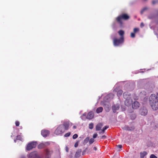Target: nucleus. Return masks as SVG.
<instances>
[{
    "mask_svg": "<svg viewBox=\"0 0 158 158\" xmlns=\"http://www.w3.org/2000/svg\"><path fill=\"white\" fill-rule=\"evenodd\" d=\"M149 103L152 109H158V93L152 94L149 98Z\"/></svg>",
    "mask_w": 158,
    "mask_h": 158,
    "instance_id": "f257e3e1",
    "label": "nucleus"
},
{
    "mask_svg": "<svg viewBox=\"0 0 158 158\" xmlns=\"http://www.w3.org/2000/svg\"><path fill=\"white\" fill-rule=\"evenodd\" d=\"M118 33L120 36V38L119 39L116 38L113 39V44L115 46H118L124 42L123 35L124 34V31L122 30H120L118 31Z\"/></svg>",
    "mask_w": 158,
    "mask_h": 158,
    "instance_id": "f03ea898",
    "label": "nucleus"
},
{
    "mask_svg": "<svg viewBox=\"0 0 158 158\" xmlns=\"http://www.w3.org/2000/svg\"><path fill=\"white\" fill-rule=\"evenodd\" d=\"M123 97L126 99L124 102L125 105L127 106H131L132 103V100L130 94L128 92H125L123 94Z\"/></svg>",
    "mask_w": 158,
    "mask_h": 158,
    "instance_id": "7ed1b4c3",
    "label": "nucleus"
},
{
    "mask_svg": "<svg viewBox=\"0 0 158 158\" xmlns=\"http://www.w3.org/2000/svg\"><path fill=\"white\" fill-rule=\"evenodd\" d=\"M64 131V126L62 125L59 126L56 130L54 133L56 135L62 134Z\"/></svg>",
    "mask_w": 158,
    "mask_h": 158,
    "instance_id": "20e7f679",
    "label": "nucleus"
},
{
    "mask_svg": "<svg viewBox=\"0 0 158 158\" xmlns=\"http://www.w3.org/2000/svg\"><path fill=\"white\" fill-rule=\"evenodd\" d=\"M129 18V16L127 14H123L118 16L117 18V21L120 24L122 23L121 20L123 19L127 20Z\"/></svg>",
    "mask_w": 158,
    "mask_h": 158,
    "instance_id": "39448f33",
    "label": "nucleus"
},
{
    "mask_svg": "<svg viewBox=\"0 0 158 158\" xmlns=\"http://www.w3.org/2000/svg\"><path fill=\"white\" fill-rule=\"evenodd\" d=\"M37 144L36 142H32L28 143L27 145V150L29 151L32 149L33 148H35Z\"/></svg>",
    "mask_w": 158,
    "mask_h": 158,
    "instance_id": "423d86ee",
    "label": "nucleus"
},
{
    "mask_svg": "<svg viewBox=\"0 0 158 158\" xmlns=\"http://www.w3.org/2000/svg\"><path fill=\"white\" fill-rule=\"evenodd\" d=\"M27 157L28 158H40L36 151L31 152L27 155Z\"/></svg>",
    "mask_w": 158,
    "mask_h": 158,
    "instance_id": "0eeeda50",
    "label": "nucleus"
},
{
    "mask_svg": "<svg viewBox=\"0 0 158 158\" xmlns=\"http://www.w3.org/2000/svg\"><path fill=\"white\" fill-rule=\"evenodd\" d=\"M52 154L51 151L48 149H46L44 153L45 158H51Z\"/></svg>",
    "mask_w": 158,
    "mask_h": 158,
    "instance_id": "6e6552de",
    "label": "nucleus"
},
{
    "mask_svg": "<svg viewBox=\"0 0 158 158\" xmlns=\"http://www.w3.org/2000/svg\"><path fill=\"white\" fill-rule=\"evenodd\" d=\"M72 125V123L70 122H67L64 123V125H63L64 126V130H68L69 128V126H71Z\"/></svg>",
    "mask_w": 158,
    "mask_h": 158,
    "instance_id": "1a4fd4ad",
    "label": "nucleus"
},
{
    "mask_svg": "<svg viewBox=\"0 0 158 158\" xmlns=\"http://www.w3.org/2000/svg\"><path fill=\"white\" fill-rule=\"evenodd\" d=\"M41 135L44 137H46L49 134V131L46 130H43L41 131Z\"/></svg>",
    "mask_w": 158,
    "mask_h": 158,
    "instance_id": "9d476101",
    "label": "nucleus"
},
{
    "mask_svg": "<svg viewBox=\"0 0 158 158\" xmlns=\"http://www.w3.org/2000/svg\"><path fill=\"white\" fill-rule=\"evenodd\" d=\"M140 114L143 115H145L148 113V110L145 108H143L140 110Z\"/></svg>",
    "mask_w": 158,
    "mask_h": 158,
    "instance_id": "9b49d317",
    "label": "nucleus"
},
{
    "mask_svg": "<svg viewBox=\"0 0 158 158\" xmlns=\"http://www.w3.org/2000/svg\"><path fill=\"white\" fill-rule=\"evenodd\" d=\"M114 97V95L112 93H110L106 96L104 98L105 100L107 99V101H109Z\"/></svg>",
    "mask_w": 158,
    "mask_h": 158,
    "instance_id": "f8f14e48",
    "label": "nucleus"
},
{
    "mask_svg": "<svg viewBox=\"0 0 158 158\" xmlns=\"http://www.w3.org/2000/svg\"><path fill=\"white\" fill-rule=\"evenodd\" d=\"M140 104L138 102H134L132 105V107L133 109H136L139 106Z\"/></svg>",
    "mask_w": 158,
    "mask_h": 158,
    "instance_id": "ddd939ff",
    "label": "nucleus"
},
{
    "mask_svg": "<svg viewBox=\"0 0 158 158\" xmlns=\"http://www.w3.org/2000/svg\"><path fill=\"white\" fill-rule=\"evenodd\" d=\"M119 108V105L118 104L114 105L112 106V109L114 113H115L117 110Z\"/></svg>",
    "mask_w": 158,
    "mask_h": 158,
    "instance_id": "4468645a",
    "label": "nucleus"
},
{
    "mask_svg": "<svg viewBox=\"0 0 158 158\" xmlns=\"http://www.w3.org/2000/svg\"><path fill=\"white\" fill-rule=\"evenodd\" d=\"M94 117V114L92 112H89L87 116V118L89 119H91Z\"/></svg>",
    "mask_w": 158,
    "mask_h": 158,
    "instance_id": "2eb2a0df",
    "label": "nucleus"
},
{
    "mask_svg": "<svg viewBox=\"0 0 158 158\" xmlns=\"http://www.w3.org/2000/svg\"><path fill=\"white\" fill-rule=\"evenodd\" d=\"M103 126V125L102 123L98 124L96 126V131L100 130Z\"/></svg>",
    "mask_w": 158,
    "mask_h": 158,
    "instance_id": "dca6fc26",
    "label": "nucleus"
},
{
    "mask_svg": "<svg viewBox=\"0 0 158 158\" xmlns=\"http://www.w3.org/2000/svg\"><path fill=\"white\" fill-rule=\"evenodd\" d=\"M123 128L125 130H127L128 131H131L134 129V128L132 127H129L127 126H124V127Z\"/></svg>",
    "mask_w": 158,
    "mask_h": 158,
    "instance_id": "f3484780",
    "label": "nucleus"
},
{
    "mask_svg": "<svg viewBox=\"0 0 158 158\" xmlns=\"http://www.w3.org/2000/svg\"><path fill=\"white\" fill-rule=\"evenodd\" d=\"M147 153L146 152H141L140 153V157L141 158H143L146 155Z\"/></svg>",
    "mask_w": 158,
    "mask_h": 158,
    "instance_id": "a211bd4d",
    "label": "nucleus"
},
{
    "mask_svg": "<svg viewBox=\"0 0 158 158\" xmlns=\"http://www.w3.org/2000/svg\"><path fill=\"white\" fill-rule=\"evenodd\" d=\"M103 110V108L100 107L98 108L96 110L97 113H100L102 112Z\"/></svg>",
    "mask_w": 158,
    "mask_h": 158,
    "instance_id": "6ab92c4d",
    "label": "nucleus"
},
{
    "mask_svg": "<svg viewBox=\"0 0 158 158\" xmlns=\"http://www.w3.org/2000/svg\"><path fill=\"white\" fill-rule=\"evenodd\" d=\"M86 113H84L82 116H81V119L84 120H85L86 118H87V116L86 117Z\"/></svg>",
    "mask_w": 158,
    "mask_h": 158,
    "instance_id": "aec40b11",
    "label": "nucleus"
},
{
    "mask_svg": "<svg viewBox=\"0 0 158 158\" xmlns=\"http://www.w3.org/2000/svg\"><path fill=\"white\" fill-rule=\"evenodd\" d=\"M44 147L45 146L44 143H40L38 146V148L39 149L42 148Z\"/></svg>",
    "mask_w": 158,
    "mask_h": 158,
    "instance_id": "412c9836",
    "label": "nucleus"
},
{
    "mask_svg": "<svg viewBox=\"0 0 158 158\" xmlns=\"http://www.w3.org/2000/svg\"><path fill=\"white\" fill-rule=\"evenodd\" d=\"M123 93V91L122 90H119L117 91V95L118 97L121 96Z\"/></svg>",
    "mask_w": 158,
    "mask_h": 158,
    "instance_id": "4be33fe9",
    "label": "nucleus"
},
{
    "mask_svg": "<svg viewBox=\"0 0 158 158\" xmlns=\"http://www.w3.org/2000/svg\"><path fill=\"white\" fill-rule=\"evenodd\" d=\"M89 140V137H87L84 140V143H87Z\"/></svg>",
    "mask_w": 158,
    "mask_h": 158,
    "instance_id": "5701e85b",
    "label": "nucleus"
},
{
    "mask_svg": "<svg viewBox=\"0 0 158 158\" xmlns=\"http://www.w3.org/2000/svg\"><path fill=\"white\" fill-rule=\"evenodd\" d=\"M17 139L19 140H21L22 141L23 140V139L21 135H18L17 136Z\"/></svg>",
    "mask_w": 158,
    "mask_h": 158,
    "instance_id": "b1692460",
    "label": "nucleus"
},
{
    "mask_svg": "<svg viewBox=\"0 0 158 158\" xmlns=\"http://www.w3.org/2000/svg\"><path fill=\"white\" fill-rule=\"evenodd\" d=\"M89 128L90 129H92L94 127V124L93 123H91L89 124Z\"/></svg>",
    "mask_w": 158,
    "mask_h": 158,
    "instance_id": "393cba45",
    "label": "nucleus"
},
{
    "mask_svg": "<svg viewBox=\"0 0 158 158\" xmlns=\"http://www.w3.org/2000/svg\"><path fill=\"white\" fill-rule=\"evenodd\" d=\"M94 141V138H92L90 139L89 141V143L91 144Z\"/></svg>",
    "mask_w": 158,
    "mask_h": 158,
    "instance_id": "a878e982",
    "label": "nucleus"
},
{
    "mask_svg": "<svg viewBox=\"0 0 158 158\" xmlns=\"http://www.w3.org/2000/svg\"><path fill=\"white\" fill-rule=\"evenodd\" d=\"M45 147L49 145L50 144V143L48 142H46L44 143Z\"/></svg>",
    "mask_w": 158,
    "mask_h": 158,
    "instance_id": "bb28decb",
    "label": "nucleus"
},
{
    "mask_svg": "<svg viewBox=\"0 0 158 158\" xmlns=\"http://www.w3.org/2000/svg\"><path fill=\"white\" fill-rule=\"evenodd\" d=\"M139 31V29L138 28H135L134 29V33H136Z\"/></svg>",
    "mask_w": 158,
    "mask_h": 158,
    "instance_id": "cd10ccee",
    "label": "nucleus"
},
{
    "mask_svg": "<svg viewBox=\"0 0 158 158\" xmlns=\"http://www.w3.org/2000/svg\"><path fill=\"white\" fill-rule=\"evenodd\" d=\"M150 158H157V157L154 154H152L150 156Z\"/></svg>",
    "mask_w": 158,
    "mask_h": 158,
    "instance_id": "c85d7f7f",
    "label": "nucleus"
},
{
    "mask_svg": "<svg viewBox=\"0 0 158 158\" xmlns=\"http://www.w3.org/2000/svg\"><path fill=\"white\" fill-rule=\"evenodd\" d=\"M147 9L146 8H144L143 9L140 11V13L141 14H143L144 12Z\"/></svg>",
    "mask_w": 158,
    "mask_h": 158,
    "instance_id": "c756f323",
    "label": "nucleus"
},
{
    "mask_svg": "<svg viewBox=\"0 0 158 158\" xmlns=\"http://www.w3.org/2000/svg\"><path fill=\"white\" fill-rule=\"evenodd\" d=\"M147 9L146 8H144L143 9L140 11V13L141 14H143L144 12Z\"/></svg>",
    "mask_w": 158,
    "mask_h": 158,
    "instance_id": "7c9ffc66",
    "label": "nucleus"
},
{
    "mask_svg": "<svg viewBox=\"0 0 158 158\" xmlns=\"http://www.w3.org/2000/svg\"><path fill=\"white\" fill-rule=\"evenodd\" d=\"M70 135V132H68V133H66L64 135V136L65 137H69V136Z\"/></svg>",
    "mask_w": 158,
    "mask_h": 158,
    "instance_id": "2f4dec72",
    "label": "nucleus"
},
{
    "mask_svg": "<svg viewBox=\"0 0 158 158\" xmlns=\"http://www.w3.org/2000/svg\"><path fill=\"white\" fill-rule=\"evenodd\" d=\"M78 137V135L77 134H75L73 136V139H76Z\"/></svg>",
    "mask_w": 158,
    "mask_h": 158,
    "instance_id": "473e14b6",
    "label": "nucleus"
},
{
    "mask_svg": "<svg viewBox=\"0 0 158 158\" xmlns=\"http://www.w3.org/2000/svg\"><path fill=\"white\" fill-rule=\"evenodd\" d=\"M135 33H131V36L132 38H134L135 37Z\"/></svg>",
    "mask_w": 158,
    "mask_h": 158,
    "instance_id": "72a5a7b5",
    "label": "nucleus"
},
{
    "mask_svg": "<svg viewBox=\"0 0 158 158\" xmlns=\"http://www.w3.org/2000/svg\"><path fill=\"white\" fill-rule=\"evenodd\" d=\"M15 123L16 126H19V123L18 121H16Z\"/></svg>",
    "mask_w": 158,
    "mask_h": 158,
    "instance_id": "f704fd0d",
    "label": "nucleus"
},
{
    "mask_svg": "<svg viewBox=\"0 0 158 158\" xmlns=\"http://www.w3.org/2000/svg\"><path fill=\"white\" fill-rule=\"evenodd\" d=\"M78 142H77L75 144H74V147H75V148H76L78 146Z\"/></svg>",
    "mask_w": 158,
    "mask_h": 158,
    "instance_id": "c9c22d12",
    "label": "nucleus"
},
{
    "mask_svg": "<svg viewBox=\"0 0 158 158\" xmlns=\"http://www.w3.org/2000/svg\"><path fill=\"white\" fill-rule=\"evenodd\" d=\"M97 136H98V134H96V133L94 134L93 135V138H94H94H96V137Z\"/></svg>",
    "mask_w": 158,
    "mask_h": 158,
    "instance_id": "e433bc0d",
    "label": "nucleus"
},
{
    "mask_svg": "<svg viewBox=\"0 0 158 158\" xmlns=\"http://www.w3.org/2000/svg\"><path fill=\"white\" fill-rule=\"evenodd\" d=\"M108 126H105L102 129H103V130H106L107 128H108Z\"/></svg>",
    "mask_w": 158,
    "mask_h": 158,
    "instance_id": "4c0bfd02",
    "label": "nucleus"
},
{
    "mask_svg": "<svg viewBox=\"0 0 158 158\" xmlns=\"http://www.w3.org/2000/svg\"><path fill=\"white\" fill-rule=\"evenodd\" d=\"M80 152H76L75 156H78V155H80Z\"/></svg>",
    "mask_w": 158,
    "mask_h": 158,
    "instance_id": "58836bf2",
    "label": "nucleus"
},
{
    "mask_svg": "<svg viewBox=\"0 0 158 158\" xmlns=\"http://www.w3.org/2000/svg\"><path fill=\"white\" fill-rule=\"evenodd\" d=\"M118 148H122V145H118Z\"/></svg>",
    "mask_w": 158,
    "mask_h": 158,
    "instance_id": "ea45409f",
    "label": "nucleus"
},
{
    "mask_svg": "<svg viewBox=\"0 0 158 158\" xmlns=\"http://www.w3.org/2000/svg\"><path fill=\"white\" fill-rule=\"evenodd\" d=\"M136 117V116L135 115H134V116L133 117H131V119H134Z\"/></svg>",
    "mask_w": 158,
    "mask_h": 158,
    "instance_id": "a19ab883",
    "label": "nucleus"
},
{
    "mask_svg": "<svg viewBox=\"0 0 158 158\" xmlns=\"http://www.w3.org/2000/svg\"><path fill=\"white\" fill-rule=\"evenodd\" d=\"M143 94L144 95H146V92L144 91H143L142 92H141L140 93V94Z\"/></svg>",
    "mask_w": 158,
    "mask_h": 158,
    "instance_id": "79ce46f5",
    "label": "nucleus"
},
{
    "mask_svg": "<svg viewBox=\"0 0 158 158\" xmlns=\"http://www.w3.org/2000/svg\"><path fill=\"white\" fill-rule=\"evenodd\" d=\"M144 26V24L143 23H141L140 24V27H143Z\"/></svg>",
    "mask_w": 158,
    "mask_h": 158,
    "instance_id": "37998d69",
    "label": "nucleus"
},
{
    "mask_svg": "<svg viewBox=\"0 0 158 158\" xmlns=\"http://www.w3.org/2000/svg\"><path fill=\"white\" fill-rule=\"evenodd\" d=\"M157 1H152V3L153 4H155V3H156L157 2Z\"/></svg>",
    "mask_w": 158,
    "mask_h": 158,
    "instance_id": "c03bdc74",
    "label": "nucleus"
},
{
    "mask_svg": "<svg viewBox=\"0 0 158 158\" xmlns=\"http://www.w3.org/2000/svg\"><path fill=\"white\" fill-rule=\"evenodd\" d=\"M106 138V137L105 135H103L101 137V138L102 139H105Z\"/></svg>",
    "mask_w": 158,
    "mask_h": 158,
    "instance_id": "a18cd8bd",
    "label": "nucleus"
},
{
    "mask_svg": "<svg viewBox=\"0 0 158 158\" xmlns=\"http://www.w3.org/2000/svg\"><path fill=\"white\" fill-rule=\"evenodd\" d=\"M118 89H114V91L117 92Z\"/></svg>",
    "mask_w": 158,
    "mask_h": 158,
    "instance_id": "49530a36",
    "label": "nucleus"
},
{
    "mask_svg": "<svg viewBox=\"0 0 158 158\" xmlns=\"http://www.w3.org/2000/svg\"><path fill=\"white\" fill-rule=\"evenodd\" d=\"M94 149L95 150V151H96L97 150V148L96 147H94Z\"/></svg>",
    "mask_w": 158,
    "mask_h": 158,
    "instance_id": "de8ad7c7",
    "label": "nucleus"
},
{
    "mask_svg": "<svg viewBox=\"0 0 158 158\" xmlns=\"http://www.w3.org/2000/svg\"><path fill=\"white\" fill-rule=\"evenodd\" d=\"M105 130H103V129H102V132H102V133H104V132H105Z\"/></svg>",
    "mask_w": 158,
    "mask_h": 158,
    "instance_id": "09e8293b",
    "label": "nucleus"
},
{
    "mask_svg": "<svg viewBox=\"0 0 158 158\" xmlns=\"http://www.w3.org/2000/svg\"><path fill=\"white\" fill-rule=\"evenodd\" d=\"M73 128L74 129H76V127L75 126H73Z\"/></svg>",
    "mask_w": 158,
    "mask_h": 158,
    "instance_id": "8fccbe9b",
    "label": "nucleus"
},
{
    "mask_svg": "<svg viewBox=\"0 0 158 158\" xmlns=\"http://www.w3.org/2000/svg\"><path fill=\"white\" fill-rule=\"evenodd\" d=\"M21 158H26L24 156H22Z\"/></svg>",
    "mask_w": 158,
    "mask_h": 158,
    "instance_id": "3c124183",
    "label": "nucleus"
},
{
    "mask_svg": "<svg viewBox=\"0 0 158 158\" xmlns=\"http://www.w3.org/2000/svg\"><path fill=\"white\" fill-rule=\"evenodd\" d=\"M148 18H149V19H152V17H151L150 16H149V17H148Z\"/></svg>",
    "mask_w": 158,
    "mask_h": 158,
    "instance_id": "603ef678",
    "label": "nucleus"
},
{
    "mask_svg": "<svg viewBox=\"0 0 158 158\" xmlns=\"http://www.w3.org/2000/svg\"><path fill=\"white\" fill-rule=\"evenodd\" d=\"M66 151L67 152H68V149L67 148H66Z\"/></svg>",
    "mask_w": 158,
    "mask_h": 158,
    "instance_id": "864d4df0",
    "label": "nucleus"
},
{
    "mask_svg": "<svg viewBox=\"0 0 158 158\" xmlns=\"http://www.w3.org/2000/svg\"><path fill=\"white\" fill-rule=\"evenodd\" d=\"M16 140L15 139V140H14V142H16Z\"/></svg>",
    "mask_w": 158,
    "mask_h": 158,
    "instance_id": "5fc2aeb1",
    "label": "nucleus"
}]
</instances>
